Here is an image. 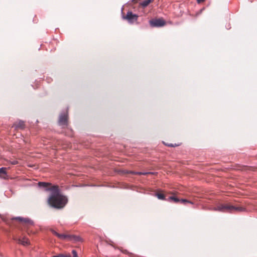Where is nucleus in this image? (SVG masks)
Returning <instances> with one entry per match:
<instances>
[{
	"label": "nucleus",
	"instance_id": "f257e3e1",
	"mask_svg": "<svg viewBox=\"0 0 257 257\" xmlns=\"http://www.w3.org/2000/svg\"><path fill=\"white\" fill-rule=\"evenodd\" d=\"M38 185L40 188H44L47 191H50L48 203L51 207L56 209H61L67 204L68 202L67 197L61 193L58 186L54 185L48 187L51 184L43 182H39Z\"/></svg>",
	"mask_w": 257,
	"mask_h": 257
},
{
	"label": "nucleus",
	"instance_id": "f03ea898",
	"mask_svg": "<svg viewBox=\"0 0 257 257\" xmlns=\"http://www.w3.org/2000/svg\"><path fill=\"white\" fill-rule=\"evenodd\" d=\"M215 210L219 211H229L231 212L233 210L238 212L243 211L245 210L244 208L241 207H235L232 205H220L217 206L216 208L214 209Z\"/></svg>",
	"mask_w": 257,
	"mask_h": 257
},
{
	"label": "nucleus",
	"instance_id": "7ed1b4c3",
	"mask_svg": "<svg viewBox=\"0 0 257 257\" xmlns=\"http://www.w3.org/2000/svg\"><path fill=\"white\" fill-rule=\"evenodd\" d=\"M68 110L60 114L58 123L62 126H67L68 124Z\"/></svg>",
	"mask_w": 257,
	"mask_h": 257
},
{
	"label": "nucleus",
	"instance_id": "20e7f679",
	"mask_svg": "<svg viewBox=\"0 0 257 257\" xmlns=\"http://www.w3.org/2000/svg\"><path fill=\"white\" fill-rule=\"evenodd\" d=\"M150 25L154 27H161L165 25V21L162 19H155L150 21Z\"/></svg>",
	"mask_w": 257,
	"mask_h": 257
},
{
	"label": "nucleus",
	"instance_id": "39448f33",
	"mask_svg": "<svg viewBox=\"0 0 257 257\" xmlns=\"http://www.w3.org/2000/svg\"><path fill=\"white\" fill-rule=\"evenodd\" d=\"M138 16L136 14H133L131 12H128L126 16H123V18L127 19L130 23H133L137 21Z\"/></svg>",
	"mask_w": 257,
	"mask_h": 257
},
{
	"label": "nucleus",
	"instance_id": "423d86ee",
	"mask_svg": "<svg viewBox=\"0 0 257 257\" xmlns=\"http://www.w3.org/2000/svg\"><path fill=\"white\" fill-rule=\"evenodd\" d=\"M15 219L18 220L20 222H24L26 224H33V221L28 218H23L21 217H17L14 218Z\"/></svg>",
	"mask_w": 257,
	"mask_h": 257
},
{
	"label": "nucleus",
	"instance_id": "0eeeda50",
	"mask_svg": "<svg viewBox=\"0 0 257 257\" xmlns=\"http://www.w3.org/2000/svg\"><path fill=\"white\" fill-rule=\"evenodd\" d=\"M14 126L16 128L22 129L24 127V122L22 120H20L18 122H16L14 124Z\"/></svg>",
	"mask_w": 257,
	"mask_h": 257
},
{
	"label": "nucleus",
	"instance_id": "6e6552de",
	"mask_svg": "<svg viewBox=\"0 0 257 257\" xmlns=\"http://www.w3.org/2000/svg\"><path fill=\"white\" fill-rule=\"evenodd\" d=\"M18 242L23 244V245H27L29 244V240L26 238H23L22 239H19Z\"/></svg>",
	"mask_w": 257,
	"mask_h": 257
},
{
	"label": "nucleus",
	"instance_id": "1a4fd4ad",
	"mask_svg": "<svg viewBox=\"0 0 257 257\" xmlns=\"http://www.w3.org/2000/svg\"><path fill=\"white\" fill-rule=\"evenodd\" d=\"M57 236L61 239H65L66 238H68L70 237V236L69 235L65 234H61L59 233L57 234Z\"/></svg>",
	"mask_w": 257,
	"mask_h": 257
},
{
	"label": "nucleus",
	"instance_id": "9d476101",
	"mask_svg": "<svg viewBox=\"0 0 257 257\" xmlns=\"http://www.w3.org/2000/svg\"><path fill=\"white\" fill-rule=\"evenodd\" d=\"M168 199L170 200H173L176 203L179 202L180 201V199L175 196H170L169 197Z\"/></svg>",
	"mask_w": 257,
	"mask_h": 257
},
{
	"label": "nucleus",
	"instance_id": "9b49d317",
	"mask_svg": "<svg viewBox=\"0 0 257 257\" xmlns=\"http://www.w3.org/2000/svg\"><path fill=\"white\" fill-rule=\"evenodd\" d=\"M151 3L150 0H145L141 3L143 7H147Z\"/></svg>",
	"mask_w": 257,
	"mask_h": 257
},
{
	"label": "nucleus",
	"instance_id": "f8f14e48",
	"mask_svg": "<svg viewBox=\"0 0 257 257\" xmlns=\"http://www.w3.org/2000/svg\"><path fill=\"white\" fill-rule=\"evenodd\" d=\"M156 196L157 197V198L159 199H160V200H164L165 199V196L164 195V194H161V193H157L156 194Z\"/></svg>",
	"mask_w": 257,
	"mask_h": 257
},
{
	"label": "nucleus",
	"instance_id": "ddd939ff",
	"mask_svg": "<svg viewBox=\"0 0 257 257\" xmlns=\"http://www.w3.org/2000/svg\"><path fill=\"white\" fill-rule=\"evenodd\" d=\"M6 168L2 167L0 168V176L1 175H6Z\"/></svg>",
	"mask_w": 257,
	"mask_h": 257
},
{
	"label": "nucleus",
	"instance_id": "4468645a",
	"mask_svg": "<svg viewBox=\"0 0 257 257\" xmlns=\"http://www.w3.org/2000/svg\"><path fill=\"white\" fill-rule=\"evenodd\" d=\"M181 203H183V204H185L186 203H190V204H193V202L192 201H188L186 199H181L180 200V201Z\"/></svg>",
	"mask_w": 257,
	"mask_h": 257
},
{
	"label": "nucleus",
	"instance_id": "2eb2a0df",
	"mask_svg": "<svg viewBox=\"0 0 257 257\" xmlns=\"http://www.w3.org/2000/svg\"><path fill=\"white\" fill-rule=\"evenodd\" d=\"M136 174H137V175H147V174H154V173L150 172H138V173H136Z\"/></svg>",
	"mask_w": 257,
	"mask_h": 257
},
{
	"label": "nucleus",
	"instance_id": "dca6fc26",
	"mask_svg": "<svg viewBox=\"0 0 257 257\" xmlns=\"http://www.w3.org/2000/svg\"><path fill=\"white\" fill-rule=\"evenodd\" d=\"M72 253L73 254V257H78L77 251L75 250H72Z\"/></svg>",
	"mask_w": 257,
	"mask_h": 257
},
{
	"label": "nucleus",
	"instance_id": "f3484780",
	"mask_svg": "<svg viewBox=\"0 0 257 257\" xmlns=\"http://www.w3.org/2000/svg\"><path fill=\"white\" fill-rule=\"evenodd\" d=\"M126 173H130V174H134V175H137V174H136V173H138V172H135V171H127Z\"/></svg>",
	"mask_w": 257,
	"mask_h": 257
},
{
	"label": "nucleus",
	"instance_id": "a211bd4d",
	"mask_svg": "<svg viewBox=\"0 0 257 257\" xmlns=\"http://www.w3.org/2000/svg\"><path fill=\"white\" fill-rule=\"evenodd\" d=\"M51 231H52V233H53V234H54L55 235H56V236H57V234H58V232H57L56 231H55V230H51Z\"/></svg>",
	"mask_w": 257,
	"mask_h": 257
},
{
	"label": "nucleus",
	"instance_id": "6ab92c4d",
	"mask_svg": "<svg viewBox=\"0 0 257 257\" xmlns=\"http://www.w3.org/2000/svg\"><path fill=\"white\" fill-rule=\"evenodd\" d=\"M168 146H169V147H175V146H177V145H173L172 144H167V145Z\"/></svg>",
	"mask_w": 257,
	"mask_h": 257
},
{
	"label": "nucleus",
	"instance_id": "aec40b11",
	"mask_svg": "<svg viewBox=\"0 0 257 257\" xmlns=\"http://www.w3.org/2000/svg\"><path fill=\"white\" fill-rule=\"evenodd\" d=\"M61 257H71L70 255H64L62 254Z\"/></svg>",
	"mask_w": 257,
	"mask_h": 257
},
{
	"label": "nucleus",
	"instance_id": "412c9836",
	"mask_svg": "<svg viewBox=\"0 0 257 257\" xmlns=\"http://www.w3.org/2000/svg\"><path fill=\"white\" fill-rule=\"evenodd\" d=\"M197 1L198 3H200L204 2L205 0H197Z\"/></svg>",
	"mask_w": 257,
	"mask_h": 257
},
{
	"label": "nucleus",
	"instance_id": "4be33fe9",
	"mask_svg": "<svg viewBox=\"0 0 257 257\" xmlns=\"http://www.w3.org/2000/svg\"><path fill=\"white\" fill-rule=\"evenodd\" d=\"M153 0H150V2H152Z\"/></svg>",
	"mask_w": 257,
	"mask_h": 257
},
{
	"label": "nucleus",
	"instance_id": "5701e85b",
	"mask_svg": "<svg viewBox=\"0 0 257 257\" xmlns=\"http://www.w3.org/2000/svg\"><path fill=\"white\" fill-rule=\"evenodd\" d=\"M153 0H150V2H152Z\"/></svg>",
	"mask_w": 257,
	"mask_h": 257
}]
</instances>
